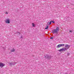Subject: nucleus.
I'll return each mask as SVG.
<instances>
[{
	"mask_svg": "<svg viewBox=\"0 0 74 74\" xmlns=\"http://www.w3.org/2000/svg\"><path fill=\"white\" fill-rule=\"evenodd\" d=\"M50 39H53V37H51Z\"/></svg>",
	"mask_w": 74,
	"mask_h": 74,
	"instance_id": "6ab92c4d",
	"label": "nucleus"
},
{
	"mask_svg": "<svg viewBox=\"0 0 74 74\" xmlns=\"http://www.w3.org/2000/svg\"><path fill=\"white\" fill-rule=\"evenodd\" d=\"M69 33H72L73 32V31H72V30H69Z\"/></svg>",
	"mask_w": 74,
	"mask_h": 74,
	"instance_id": "2eb2a0df",
	"label": "nucleus"
},
{
	"mask_svg": "<svg viewBox=\"0 0 74 74\" xmlns=\"http://www.w3.org/2000/svg\"><path fill=\"white\" fill-rule=\"evenodd\" d=\"M9 64L10 66H12V65H14V63H13V62H12L10 63H9Z\"/></svg>",
	"mask_w": 74,
	"mask_h": 74,
	"instance_id": "1a4fd4ad",
	"label": "nucleus"
},
{
	"mask_svg": "<svg viewBox=\"0 0 74 74\" xmlns=\"http://www.w3.org/2000/svg\"><path fill=\"white\" fill-rule=\"evenodd\" d=\"M5 66V64H3L2 63L0 62V67H4Z\"/></svg>",
	"mask_w": 74,
	"mask_h": 74,
	"instance_id": "20e7f679",
	"label": "nucleus"
},
{
	"mask_svg": "<svg viewBox=\"0 0 74 74\" xmlns=\"http://www.w3.org/2000/svg\"><path fill=\"white\" fill-rule=\"evenodd\" d=\"M67 49H68L67 48H64V51H66V50H67Z\"/></svg>",
	"mask_w": 74,
	"mask_h": 74,
	"instance_id": "ddd939ff",
	"label": "nucleus"
},
{
	"mask_svg": "<svg viewBox=\"0 0 74 74\" xmlns=\"http://www.w3.org/2000/svg\"><path fill=\"white\" fill-rule=\"evenodd\" d=\"M67 55H68V56H69V55H70V53H69V52H68L67 53Z\"/></svg>",
	"mask_w": 74,
	"mask_h": 74,
	"instance_id": "f3484780",
	"label": "nucleus"
},
{
	"mask_svg": "<svg viewBox=\"0 0 74 74\" xmlns=\"http://www.w3.org/2000/svg\"><path fill=\"white\" fill-rule=\"evenodd\" d=\"M65 47L67 49H69L70 47V45H69L68 44H66L65 45Z\"/></svg>",
	"mask_w": 74,
	"mask_h": 74,
	"instance_id": "39448f33",
	"label": "nucleus"
},
{
	"mask_svg": "<svg viewBox=\"0 0 74 74\" xmlns=\"http://www.w3.org/2000/svg\"><path fill=\"white\" fill-rule=\"evenodd\" d=\"M60 45L61 47H63V46H64L65 45L64 44H60Z\"/></svg>",
	"mask_w": 74,
	"mask_h": 74,
	"instance_id": "f8f14e48",
	"label": "nucleus"
},
{
	"mask_svg": "<svg viewBox=\"0 0 74 74\" xmlns=\"http://www.w3.org/2000/svg\"><path fill=\"white\" fill-rule=\"evenodd\" d=\"M60 47H61L60 44L58 45L56 47V48H60Z\"/></svg>",
	"mask_w": 74,
	"mask_h": 74,
	"instance_id": "9d476101",
	"label": "nucleus"
},
{
	"mask_svg": "<svg viewBox=\"0 0 74 74\" xmlns=\"http://www.w3.org/2000/svg\"><path fill=\"white\" fill-rule=\"evenodd\" d=\"M32 26L33 27H35V25L34 23H32Z\"/></svg>",
	"mask_w": 74,
	"mask_h": 74,
	"instance_id": "4468645a",
	"label": "nucleus"
},
{
	"mask_svg": "<svg viewBox=\"0 0 74 74\" xmlns=\"http://www.w3.org/2000/svg\"><path fill=\"white\" fill-rule=\"evenodd\" d=\"M46 27V28H45V29H48V27H49V26H48V25H47Z\"/></svg>",
	"mask_w": 74,
	"mask_h": 74,
	"instance_id": "9b49d317",
	"label": "nucleus"
},
{
	"mask_svg": "<svg viewBox=\"0 0 74 74\" xmlns=\"http://www.w3.org/2000/svg\"><path fill=\"white\" fill-rule=\"evenodd\" d=\"M8 12H5V14H8V13H7Z\"/></svg>",
	"mask_w": 74,
	"mask_h": 74,
	"instance_id": "aec40b11",
	"label": "nucleus"
},
{
	"mask_svg": "<svg viewBox=\"0 0 74 74\" xmlns=\"http://www.w3.org/2000/svg\"><path fill=\"white\" fill-rule=\"evenodd\" d=\"M45 59H47L48 60H49L52 58V56L46 55L45 56Z\"/></svg>",
	"mask_w": 74,
	"mask_h": 74,
	"instance_id": "f03ea898",
	"label": "nucleus"
},
{
	"mask_svg": "<svg viewBox=\"0 0 74 74\" xmlns=\"http://www.w3.org/2000/svg\"><path fill=\"white\" fill-rule=\"evenodd\" d=\"M17 34H21V33H20V32H17Z\"/></svg>",
	"mask_w": 74,
	"mask_h": 74,
	"instance_id": "dca6fc26",
	"label": "nucleus"
},
{
	"mask_svg": "<svg viewBox=\"0 0 74 74\" xmlns=\"http://www.w3.org/2000/svg\"><path fill=\"white\" fill-rule=\"evenodd\" d=\"M52 21H51L50 22H48L47 23V24L49 25H51V24H52Z\"/></svg>",
	"mask_w": 74,
	"mask_h": 74,
	"instance_id": "0eeeda50",
	"label": "nucleus"
},
{
	"mask_svg": "<svg viewBox=\"0 0 74 74\" xmlns=\"http://www.w3.org/2000/svg\"><path fill=\"white\" fill-rule=\"evenodd\" d=\"M59 30V28L58 27H57L56 29H54L52 31V33L53 34H56L58 33V32Z\"/></svg>",
	"mask_w": 74,
	"mask_h": 74,
	"instance_id": "f257e3e1",
	"label": "nucleus"
},
{
	"mask_svg": "<svg viewBox=\"0 0 74 74\" xmlns=\"http://www.w3.org/2000/svg\"><path fill=\"white\" fill-rule=\"evenodd\" d=\"M59 51L60 52H62V51H64V48H62L59 50Z\"/></svg>",
	"mask_w": 74,
	"mask_h": 74,
	"instance_id": "6e6552de",
	"label": "nucleus"
},
{
	"mask_svg": "<svg viewBox=\"0 0 74 74\" xmlns=\"http://www.w3.org/2000/svg\"><path fill=\"white\" fill-rule=\"evenodd\" d=\"M5 22H6V23H10V21L9 19H6L5 21Z\"/></svg>",
	"mask_w": 74,
	"mask_h": 74,
	"instance_id": "7ed1b4c3",
	"label": "nucleus"
},
{
	"mask_svg": "<svg viewBox=\"0 0 74 74\" xmlns=\"http://www.w3.org/2000/svg\"><path fill=\"white\" fill-rule=\"evenodd\" d=\"M21 38H22V36H21Z\"/></svg>",
	"mask_w": 74,
	"mask_h": 74,
	"instance_id": "412c9836",
	"label": "nucleus"
},
{
	"mask_svg": "<svg viewBox=\"0 0 74 74\" xmlns=\"http://www.w3.org/2000/svg\"><path fill=\"white\" fill-rule=\"evenodd\" d=\"M15 51V49L13 48L12 50H10L11 52H14Z\"/></svg>",
	"mask_w": 74,
	"mask_h": 74,
	"instance_id": "423d86ee",
	"label": "nucleus"
},
{
	"mask_svg": "<svg viewBox=\"0 0 74 74\" xmlns=\"http://www.w3.org/2000/svg\"><path fill=\"white\" fill-rule=\"evenodd\" d=\"M52 23H55V21H52Z\"/></svg>",
	"mask_w": 74,
	"mask_h": 74,
	"instance_id": "a211bd4d",
	"label": "nucleus"
}]
</instances>
